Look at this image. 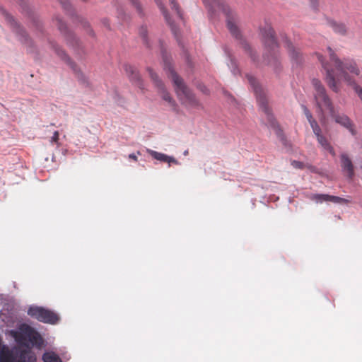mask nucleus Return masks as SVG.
<instances>
[{"mask_svg": "<svg viewBox=\"0 0 362 362\" xmlns=\"http://www.w3.org/2000/svg\"><path fill=\"white\" fill-rule=\"evenodd\" d=\"M148 71L155 85L160 90L162 98L167 101L172 107L175 106L174 100L170 94L165 90L164 86L162 81L158 78L157 74L155 73L151 69H148Z\"/></svg>", "mask_w": 362, "mask_h": 362, "instance_id": "9b49d317", "label": "nucleus"}, {"mask_svg": "<svg viewBox=\"0 0 362 362\" xmlns=\"http://www.w3.org/2000/svg\"><path fill=\"white\" fill-rule=\"evenodd\" d=\"M16 341L25 346L30 343L32 345L40 346L42 344L41 335L32 327L23 324L19 327L18 332L15 334Z\"/></svg>", "mask_w": 362, "mask_h": 362, "instance_id": "20e7f679", "label": "nucleus"}, {"mask_svg": "<svg viewBox=\"0 0 362 362\" xmlns=\"http://www.w3.org/2000/svg\"><path fill=\"white\" fill-rule=\"evenodd\" d=\"M125 71L131 81L138 82V83L140 84V75L136 68L130 65H126Z\"/></svg>", "mask_w": 362, "mask_h": 362, "instance_id": "6ab92c4d", "label": "nucleus"}, {"mask_svg": "<svg viewBox=\"0 0 362 362\" xmlns=\"http://www.w3.org/2000/svg\"><path fill=\"white\" fill-rule=\"evenodd\" d=\"M52 47L55 50L56 53L59 57L62 58V59L64 60L69 65H70L71 68L74 70V71L77 74L78 80L83 81L84 76L81 73L80 70H78L76 66V64L71 61L69 57L66 54V53L62 50L60 47H59L57 45L52 42Z\"/></svg>", "mask_w": 362, "mask_h": 362, "instance_id": "ddd939ff", "label": "nucleus"}, {"mask_svg": "<svg viewBox=\"0 0 362 362\" xmlns=\"http://www.w3.org/2000/svg\"><path fill=\"white\" fill-rule=\"evenodd\" d=\"M132 5L135 7L136 10L139 14L142 13V8L138 0H130Z\"/></svg>", "mask_w": 362, "mask_h": 362, "instance_id": "7c9ffc66", "label": "nucleus"}, {"mask_svg": "<svg viewBox=\"0 0 362 362\" xmlns=\"http://www.w3.org/2000/svg\"><path fill=\"white\" fill-rule=\"evenodd\" d=\"M165 69L168 71V77L173 82L176 93L184 105L189 107H197L199 101L183 82V80L177 74L170 64L165 60Z\"/></svg>", "mask_w": 362, "mask_h": 362, "instance_id": "f257e3e1", "label": "nucleus"}, {"mask_svg": "<svg viewBox=\"0 0 362 362\" xmlns=\"http://www.w3.org/2000/svg\"><path fill=\"white\" fill-rule=\"evenodd\" d=\"M319 61L321 62L322 66L326 71V81L328 86L335 93H338L339 90V83L335 78L334 69L331 67L330 64L327 62H325L323 57L321 54H317Z\"/></svg>", "mask_w": 362, "mask_h": 362, "instance_id": "1a4fd4ad", "label": "nucleus"}, {"mask_svg": "<svg viewBox=\"0 0 362 362\" xmlns=\"http://www.w3.org/2000/svg\"><path fill=\"white\" fill-rule=\"evenodd\" d=\"M310 1L312 6L314 8H315L317 7V0H310Z\"/></svg>", "mask_w": 362, "mask_h": 362, "instance_id": "4c0bfd02", "label": "nucleus"}, {"mask_svg": "<svg viewBox=\"0 0 362 362\" xmlns=\"http://www.w3.org/2000/svg\"><path fill=\"white\" fill-rule=\"evenodd\" d=\"M102 23H103V24H104L105 26H106L107 28H109L110 25H109V21L107 19H106V18L103 19Z\"/></svg>", "mask_w": 362, "mask_h": 362, "instance_id": "c9c22d12", "label": "nucleus"}, {"mask_svg": "<svg viewBox=\"0 0 362 362\" xmlns=\"http://www.w3.org/2000/svg\"><path fill=\"white\" fill-rule=\"evenodd\" d=\"M317 140L320 146L326 151H327L333 156H335V151L333 147L331 146L329 141L322 134L316 136Z\"/></svg>", "mask_w": 362, "mask_h": 362, "instance_id": "a211bd4d", "label": "nucleus"}, {"mask_svg": "<svg viewBox=\"0 0 362 362\" xmlns=\"http://www.w3.org/2000/svg\"><path fill=\"white\" fill-rule=\"evenodd\" d=\"M148 152L150 153V155L153 158H155L158 160L165 162V163H175V164L178 163L177 160H175L173 157L169 156L164 153H159V152H157V151H155L153 150H148Z\"/></svg>", "mask_w": 362, "mask_h": 362, "instance_id": "f3484780", "label": "nucleus"}, {"mask_svg": "<svg viewBox=\"0 0 362 362\" xmlns=\"http://www.w3.org/2000/svg\"><path fill=\"white\" fill-rule=\"evenodd\" d=\"M327 23L329 26L332 28L334 33L341 35H346L347 28L344 23L337 22L334 20H328Z\"/></svg>", "mask_w": 362, "mask_h": 362, "instance_id": "dca6fc26", "label": "nucleus"}, {"mask_svg": "<svg viewBox=\"0 0 362 362\" xmlns=\"http://www.w3.org/2000/svg\"><path fill=\"white\" fill-rule=\"evenodd\" d=\"M329 111L331 115V117L334 119L336 123L347 129L351 133L352 135L356 134L354 125L347 115L344 114L335 112L333 107L330 110H329Z\"/></svg>", "mask_w": 362, "mask_h": 362, "instance_id": "9d476101", "label": "nucleus"}, {"mask_svg": "<svg viewBox=\"0 0 362 362\" xmlns=\"http://www.w3.org/2000/svg\"><path fill=\"white\" fill-rule=\"evenodd\" d=\"M310 199L316 202L322 203L323 202H331L336 204H348L350 203L349 199L324 194H313L310 196Z\"/></svg>", "mask_w": 362, "mask_h": 362, "instance_id": "f8f14e48", "label": "nucleus"}, {"mask_svg": "<svg viewBox=\"0 0 362 362\" xmlns=\"http://www.w3.org/2000/svg\"><path fill=\"white\" fill-rule=\"evenodd\" d=\"M310 126H311V128L313 131V133L315 134V136L321 134V129L320 127V126L318 125L317 122H316L315 119H314L313 118L311 119L310 120L308 121Z\"/></svg>", "mask_w": 362, "mask_h": 362, "instance_id": "393cba45", "label": "nucleus"}, {"mask_svg": "<svg viewBox=\"0 0 362 362\" xmlns=\"http://www.w3.org/2000/svg\"><path fill=\"white\" fill-rule=\"evenodd\" d=\"M139 35L143 38L144 42L148 45L146 39L147 36V28L146 26H141L139 29Z\"/></svg>", "mask_w": 362, "mask_h": 362, "instance_id": "c85d7f7f", "label": "nucleus"}, {"mask_svg": "<svg viewBox=\"0 0 362 362\" xmlns=\"http://www.w3.org/2000/svg\"><path fill=\"white\" fill-rule=\"evenodd\" d=\"M247 80H248L250 84L251 85L252 88H253V90H254L255 94L257 98V101L259 104L260 109L267 115L268 121L272 124L273 123L272 115L271 110L268 106L267 100V98H266L264 90H262V87L260 86H259V83L255 77H253L252 76H250V75H247Z\"/></svg>", "mask_w": 362, "mask_h": 362, "instance_id": "0eeeda50", "label": "nucleus"}, {"mask_svg": "<svg viewBox=\"0 0 362 362\" xmlns=\"http://www.w3.org/2000/svg\"><path fill=\"white\" fill-rule=\"evenodd\" d=\"M204 3L210 6L214 11L221 10L226 17L227 27L231 34L236 38L240 36L238 28L236 25V15L230 8L221 0H203Z\"/></svg>", "mask_w": 362, "mask_h": 362, "instance_id": "f03ea898", "label": "nucleus"}, {"mask_svg": "<svg viewBox=\"0 0 362 362\" xmlns=\"http://www.w3.org/2000/svg\"><path fill=\"white\" fill-rule=\"evenodd\" d=\"M341 166L343 172L351 180L354 176V168L351 160L346 153L341 155Z\"/></svg>", "mask_w": 362, "mask_h": 362, "instance_id": "4468645a", "label": "nucleus"}, {"mask_svg": "<svg viewBox=\"0 0 362 362\" xmlns=\"http://www.w3.org/2000/svg\"><path fill=\"white\" fill-rule=\"evenodd\" d=\"M242 45H243V47L244 48V49L245 51H247V52H250L251 57L252 58L253 60H255V58L253 57V56H252V54L251 53L250 45L246 42H245V41L242 42Z\"/></svg>", "mask_w": 362, "mask_h": 362, "instance_id": "72a5a7b5", "label": "nucleus"}, {"mask_svg": "<svg viewBox=\"0 0 362 362\" xmlns=\"http://www.w3.org/2000/svg\"><path fill=\"white\" fill-rule=\"evenodd\" d=\"M291 165L296 169H303L305 168V164L303 162L298 160H292Z\"/></svg>", "mask_w": 362, "mask_h": 362, "instance_id": "2f4dec72", "label": "nucleus"}, {"mask_svg": "<svg viewBox=\"0 0 362 362\" xmlns=\"http://www.w3.org/2000/svg\"><path fill=\"white\" fill-rule=\"evenodd\" d=\"M55 21L57 22V25L58 26L59 30L64 34L67 43L71 45H74V44L77 45L78 40L72 33L67 30L66 25L62 21V19L56 17Z\"/></svg>", "mask_w": 362, "mask_h": 362, "instance_id": "2eb2a0df", "label": "nucleus"}, {"mask_svg": "<svg viewBox=\"0 0 362 362\" xmlns=\"http://www.w3.org/2000/svg\"><path fill=\"white\" fill-rule=\"evenodd\" d=\"M28 314L31 317L46 324L56 325L60 320V317L57 313L42 307H30L28 310Z\"/></svg>", "mask_w": 362, "mask_h": 362, "instance_id": "423d86ee", "label": "nucleus"}, {"mask_svg": "<svg viewBox=\"0 0 362 362\" xmlns=\"http://www.w3.org/2000/svg\"><path fill=\"white\" fill-rule=\"evenodd\" d=\"M286 47L288 49L289 55L291 57V59H295V60H298V57L300 55L299 51L296 49V48L293 46V45L290 42H288V41H287L286 42Z\"/></svg>", "mask_w": 362, "mask_h": 362, "instance_id": "4be33fe9", "label": "nucleus"}, {"mask_svg": "<svg viewBox=\"0 0 362 362\" xmlns=\"http://www.w3.org/2000/svg\"><path fill=\"white\" fill-rule=\"evenodd\" d=\"M262 37L265 47L270 52L271 59H266L268 64L273 66L274 68H277L279 62L278 59V54L276 49L278 48V44L274 37V31L272 28L267 26L262 30Z\"/></svg>", "mask_w": 362, "mask_h": 362, "instance_id": "39448f33", "label": "nucleus"}, {"mask_svg": "<svg viewBox=\"0 0 362 362\" xmlns=\"http://www.w3.org/2000/svg\"><path fill=\"white\" fill-rule=\"evenodd\" d=\"M312 84L315 89V99L318 107L322 111L324 109L330 110L333 105L321 81L314 78L312 81Z\"/></svg>", "mask_w": 362, "mask_h": 362, "instance_id": "6e6552de", "label": "nucleus"}, {"mask_svg": "<svg viewBox=\"0 0 362 362\" xmlns=\"http://www.w3.org/2000/svg\"><path fill=\"white\" fill-rule=\"evenodd\" d=\"M303 109L308 120L309 121L313 119V116L310 110L304 105H303Z\"/></svg>", "mask_w": 362, "mask_h": 362, "instance_id": "473e14b6", "label": "nucleus"}, {"mask_svg": "<svg viewBox=\"0 0 362 362\" xmlns=\"http://www.w3.org/2000/svg\"><path fill=\"white\" fill-rule=\"evenodd\" d=\"M129 158L132 159V160H134L135 161L137 160V156L134 153L129 154Z\"/></svg>", "mask_w": 362, "mask_h": 362, "instance_id": "e433bc0d", "label": "nucleus"}, {"mask_svg": "<svg viewBox=\"0 0 362 362\" xmlns=\"http://www.w3.org/2000/svg\"><path fill=\"white\" fill-rule=\"evenodd\" d=\"M62 5V8L65 11H66L69 15L74 16V10L72 8L71 4H70L69 0H57Z\"/></svg>", "mask_w": 362, "mask_h": 362, "instance_id": "5701e85b", "label": "nucleus"}, {"mask_svg": "<svg viewBox=\"0 0 362 362\" xmlns=\"http://www.w3.org/2000/svg\"><path fill=\"white\" fill-rule=\"evenodd\" d=\"M16 33L19 35L20 40L25 42L28 43V45L30 46L32 44V42L28 39L26 33L24 30L21 28L20 27L16 28Z\"/></svg>", "mask_w": 362, "mask_h": 362, "instance_id": "b1692460", "label": "nucleus"}, {"mask_svg": "<svg viewBox=\"0 0 362 362\" xmlns=\"http://www.w3.org/2000/svg\"><path fill=\"white\" fill-rule=\"evenodd\" d=\"M170 2L171 8L173 10H175V11L177 13V16L180 18L182 19V15L181 11H180V7L177 5V4L175 2V0H170Z\"/></svg>", "mask_w": 362, "mask_h": 362, "instance_id": "bb28decb", "label": "nucleus"}, {"mask_svg": "<svg viewBox=\"0 0 362 362\" xmlns=\"http://www.w3.org/2000/svg\"><path fill=\"white\" fill-rule=\"evenodd\" d=\"M202 91H204L205 93H207V91L205 90H202Z\"/></svg>", "mask_w": 362, "mask_h": 362, "instance_id": "58836bf2", "label": "nucleus"}, {"mask_svg": "<svg viewBox=\"0 0 362 362\" xmlns=\"http://www.w3.org/2000/svg\"><path fill=\"white\" fill-rule=\"evenodd\" d=\"M156 1L157 3V4L158 5V6L160 7V10L162 11L167 23L169 24V25L171 28L173 33L176 35H177L176 26L171 22L170 17L168 16V14L167 13L166 11L164 9L163 5L159 2L158 0H156Z\"/></svg>", "mask_w": 362, "mask_h": 362, "instance_id": "412c9836", "label": "nucleus"}, {"mask_svg": "<svg viewBox=\"0 0 362 362\" xmlns=\"http://www.w3.org/2000/svg\"><path fill=\"white\" fill-rule=\"evenodd\" d=\"M117 13L118 18L121 19L122 21H125L127 19L123 8L118 7L117 9Z\"/></svg>", "mask_w": 362, "mask_h": 362, "instance_id": "c756f323", "label": "nucleus"}, {"mask_svg": "<svg viewBox=\"0 0 362 362\" xmlns=\"http://www.w3.org/2000/svg\"><path fill=\"white\" fill-rule=\"evenodd\" d=\"M0 11H1V14L4 16L5 19L8 21V23H9L11 26L15 28L16 26L17 23L15 22L13 17L3 8H1Z\"/></svg>", "mask_w": 362, "mask_h": 362, "instance_id": "a878e982", "label": "nucleus"}, {"mask_svg": "<svg viewBox=\"0 0 362 362\" xmlns=\"http://www.w3.org/2000/svg\"><path fill=\"white\" fill-rule=\"evenodd\" d=\"M329 60L334 64L335 69L339 72V76L344 80V75L348 72L357 76H360L361 70L356 62L353 59H346L341 60L331 47H328Z\"/></svg>", "mask_w": 362, "mask_h": 362, "instance_id": "7ed1b4c3", "label": "nucleus"}, {"mask_svg": "<svg viewBox=\"0 0 362 362\" xmlns=\"http://www.w3.org/2000/svg\"><path fill=\"white\" fill-rule=\"evenodd\" d=\"M76 18L77 21L83 25V26L89 27V23L85 19L78 16H76Z\"/></svg>", "mask_w": 362, "mask_h": 362, "instance_id": "f704fd0d", "label": "nucleus"}, {"mask_svg": "<svg viewBox=\"0 0 362 362\" xmlns=\"http://www.w3.org/2000/svg\"><path fill=\"white\" fill-rule=\"evenodd\" d=\"M59 132L55 131L53 134V136L50 139V144H56L58 147L60 146V143L59 142Z\"/></svg>", "mask_w": 362, "mask_h": 362, "instance_id": "cd10ccee", "label": "nucleus"}, {"mask_svg": "<svg viewBox=\"0 0 362 362\" xmlns=\"http://www.w3.org/2000/svg\"><path fill=\"white\" fill-rule=\"evenodd\" d=\"M44 362H62L61 358L54 352H46L42 356Z\"/></svg>", "mask_w": 362, "mask_h": 362, "instance_id": "aec40b11", "label": "nucleus"}]
</instances>
